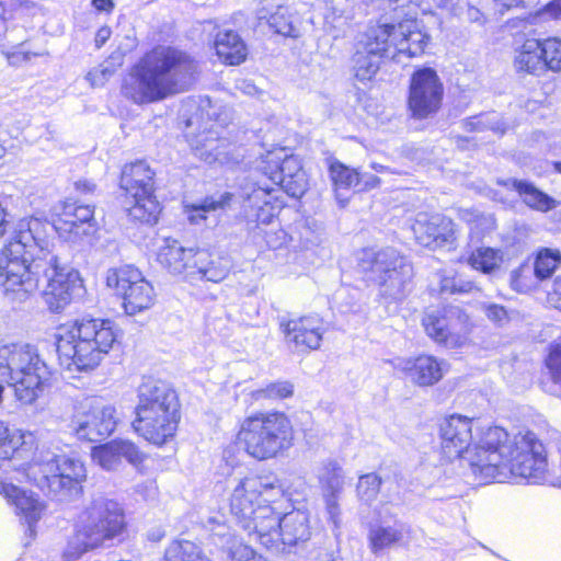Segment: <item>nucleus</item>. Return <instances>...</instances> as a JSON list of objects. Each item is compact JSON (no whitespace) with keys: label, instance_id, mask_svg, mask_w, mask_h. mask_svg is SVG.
<instances>
[{"label":"nucleus","instance_id":"10","mask_svg":"<svg viewBox=\"0 0 561 561\" xmlns=\"http://www.w3.org/2000/svg\"><path fill=\"white\" fill-rule=\"evenodd\" d=\"M28 476L43 491L64 500L77 495L87 472L81 460L50 450H39L28 468Z\"/></svg>","mask_w":561,"mask_h":561},{"label":"nucleus","instance_id":"22","mask_svg":"<svg viewBox=\"0 0 561 561\" xmlns=\"http://www.w3.org/2000/svg\"><path fill=\"white\" fill-rule=\"evenodd\" d=\"M279 327L288 343L306 350H318L323 334L327 332L325 321L318 314L305 316L299 319L280 320Z\"/></svg>","mask_w":561,"mask_h":561},{"label":"nucleus","instance_id":"9","mask_svg":"<svg viewBox=\"0 0 561 561\" xmlns=\"http://www.w3.org/2000/svg\"><path fill=\"white\" fill-rule=\"evenodd\" d=\"M238 440L251 457L270 459L291 446L293 426L282 412L256 413L242 421Z\"/></svg>","mask_w":561,"mask_h":561},{"label":"nucleus","instance_id":"64","mask_svg":"<svg viewBox=\"0 0 561 561\" xmlns=\"http://www.w3.org/2000/svg\"><path fill=\"white\" fill-rule=\"evenodd\" d=\"M164 530H162L161 528H154L148 533V539L150 541L157 542L160 541L164 537Z\"/></svg>","mask_w":561,"mask_h":561},{"label":"nucleus","instance_id":"49","mask_svg":"<svg viewBox=\"0 0 561 561\" xmlns=\"http://www.w3.org/2000/svg\"><path fill=\"white\" fill-rule=\"evenodd\" d=\"M228 558L231 561H264L262 556L257 554L250 546L241 543L237 540L227 550Z\"/></svg>","mask_w":561,"mask_h":561},{"label":"nucleus","instance_id":"35","mask_svg":"<svg viewBox=\"0 0 561 561\" xmlns=\"http://www.w3.org/2000/svg\"><path fill=\"white\" fill-rule=\"evenodd\" d=\"M407 527L403 524L374 525L368 531L369 549L374 554H379L386 549L399 545L404 538Z\"/></svg>","mask_w":561,"mask_h":561},{"label":"nucleus","instance_id":"41","mask_svg":"<svg viewBox=\"0 0 561 561\" xmlns=\"http://www.w3.org/2000/svg\"><path fill=\"white\" fill-rule=\"evenodd\" d=\"M539 280L529 264H522L511 273V287L517 293H528L536 287Z\"/></svg>","mask_w":561,"mask_h":561},{"label":"nucleus","instance_id":"27","mask_svg":"<svg viewBox=\"0 0 561 561\" xmlns=\"http://www.w3.org/2000/svg\"><path fill=\"white\" fill-rule=\"evenodd\" d=\"M271 192L268 187L254 184L242 187L243 207L249 220L263 225L272 222L277 207L270 199Z\"/></svg>","mask_w":561,"mask_h":561},{"label":"nucleus","instance_id":"7","mask_svg":"<svg viewBox=\"0 0 561 561\" xmlns=\"http://www.w3.org/2000/svg\"><path fill=\"white\" fill-rule=\"evenodd\" d=\"M180 400L167 381L147 379L138 388L133 427L146 440L163 445L171 439L181 420Z\"/></svg>","mask_w":561,"mask_h":561},{"label":"nucleus","instance_id":"28","mask_svg":"<svg viewBox=\"0 0 561 561\" xmlns=\"http://www.w3.org/2000/svg\"><path fill=\"white\" fill-rule=\"evenodd\" d=\"M3 492L8 501L15 506L18 514L27 523L28 531L32 536L35 533L34 525L42 518L46 510L45 503L32 491L13 484L4 485Z\"/></svg>","mask_w":561,"mask_h":561},{"label":"nucleus","instance_id":"46","mask_svg":"<svg viewBox=\"0 0 561 561\" xmlns=\"http://www.w3.org/2000/svg\"><path fill=\"white\" fill-rule=\"evenodd\" d=\"M231 198L232 194L228 192L220 194L218 197H206L201 204L192 206L196 215H192L191 219L195 220L196 217L205 219V213L225 208L227 205H229Z\"/></svg>","mask_w":561,"mask_h":561},{"label":"nucleus","instance_id":"40","mask_svg":"<svg viewBox=\"0 0 561 561\" xmlns=\"http://www.w3.org/2000/svg\"><path fill=\"white\" fill-rule=\"evenodd\" d=\"M561 262V254L559 251L543 249L538 252L534 263V272L539 280L550 277Z\"/></svg>","mask_w":561,"mask_h":561},{"label":"nucleus","instance_id":"13","mask_svg":"<svg viewBox=\"0 0 561 561\" xmlns=\"http://www.w3.org/2000/svg\"><path fill=\"white\" fill-rule=\"evenodd\" d=\"M370 270L377 275L380 294L386 298L402 300L412 288V264L393 248L373 254Z\"/></svg>","mask_w":561,"mask_h":561},{"label":"nucleus","instance_id":"61","mask_svg":"<svg viewBox=\"0 0 561 561\" xmlns=\"http://www.w3.org/2000/svg\"><path fill=\"white\" fill-rule=\"evenodd\" d=\"M111 28L107 27V26H103L101 27L98 32H96V35H95V44L98 47H101L102 45L105 44V42L110 38L111 36Z\"/></svg>","mask_w":561,"mask_h":561},{"label":"nucleus","instance_id":"43","mask_svg":"<svg viewBox=\"0 0 561 561\" xmlns=\"http://www.w3.org/2000/svg\"><path fill=\"white\" fill-rule=\"evenodd\" d=\"M244 488H248L249 493L252 496H265V501L270 497V492H274V495L282 494V488L276 482L268 481L267 479L259 477H249L241 480Z\"/></svg>","mask_w":561,"mask_h":561},{"label":"nucleus","instance_id":"51","mask_svg":"<svg viewBox=\"0 0 561 561\" xmlns=\"http://www.w3.org/2000/svg\"><path fill=\"white\" fill-rule=\"evenodd\" d=\"M115 68L108 62H104L96 68L90 70L85 79L92 87H102L114 75Z\"/></svg>","mask_w":561,"mask_h":561},{"label":"nucleus","instance_id":"32","mask_svg":"<svg viewBox=\"0 0 561 561\" xmlns=\"http://www.w3.org/2000/svg\"><path fill=\"white\" fill-rule=\"evenodd\" d=\"M514 67L517 72L530 75H539L543 72L547 68L542 54L541 42L535 38L526 39L515 51Z\"/></svg>","mask_w":561,"mask_h":561},{"label":"nucleus","instance_id":"60","mask_svg":"<svg viewBox=\"0 0 561 561\" xmlns=\"http://www.w3.org/2000/svg\"><path fill=\"white\" fill-rule=\"evenodd\" d=\"M476 288V285L470 280H462L456 277L455 294L470 293Z\"/></svg>","mask_w":561,"mask_h":561},{"label":"nucleus","instance_id":"55","mask_svg":"<svg viewBox=\"0 0 561 561\" xmlns=\"http://www.w3.org/2000/svg\"><path fill=\"white\" fill-rule=\"evenodd\" d=\"M547 300L553 308L561 311V276L554 279L552 289L548 291Z\"/></svg>","mask_w":561,"mask_h":561},{"label":"nucleus","instance_id":"3","mask_svg":"<svg viewBox=\"0 0 561 561\" xmlns=\"http://www.w3.org/2000/svg\"><path fill=\"white\" fill-rule=\"evenodd\" d=\"M197 72L198 64L187 53L171 46H157L130 69L122 92L136 104L162 101L187 91Z\"/></svg>","mask_w":561,"mask_h":561},{"label":"nucleus","instance_id":"1","mask_svg":"<svg viewBox=\"0 0 561 561\" xmlns=\"http://www.w3.org/2000/svg\"><path fill=\"white\" fill-rule=\"evenodd\" d=\"M48 228L38 218L19 220L0 251V287L8 300L22 302L38 288L39 277L44 276L47 285L43 298L50 311L59 312L81 297L84 288L66 245L50 247Z\"/></svg>","mask_w":561,"mask_h":561},{"label":"nucleus","instance_id":"24","mask_svg":"<svg viewBox=\"0 0 561 561\" xmlns=\"http://www.w3.org/2000/svg\"><path fill=\"white\" fill-rule=\"evenodd\" d=\"M125 458L131 465L142 462L145 455L138 447L124 439H115L92 449V459L105 470H115Z\"/></svg>","mask_w":561,"mask_h":561},{"label":"nucleus","instance_id":"14","mask_svg":"<svg viewBox=\"0 0 561 561\" xmlns=\"http://www.w3.org/2000/svg\"><path fill=\"white\" fill-rule=\"evenodd\" d=\"M105 280L106 286L122 297L125 312L129 316L147 310L154 304L153 286L139 270L130 265L107 270Z\"/></svg>","mask_w":561,"mask_h":561},{"label":"nucleus","instance_id":"37","mask_svg":"<svg viewBox=\"0 0 561 561\" xmlns=\"http://www.w3.org/2000/svg\"><path fill=\"white\" fill-rule=\"evenodd\" d=\"M330 178L336 187L350 188L360 185V173L355 169H350L347 165L337 161L336 159H328Z\"/></svg>","mask_w":561,"mask_h":561},{"label":"nucleus","instance_id":"17","mask_svg":"<svg viewBox=\"0 0 561 561\" xmlns=\"http://www.w3.org/2000/svg\"><path fill=\"white\" fill-rule=\"evenodd\" d=\"M468 317L458 307H449L444 313H428L423 319L426 334L446 347L461 346L466 340Z\"/></svg>","mask_w":561,"mask_h":561},{"label":"nucleus","instance_id":"57","mask_svg":"<svg viewBox=\"0 0 561 561\" xmlns=\"http://www.w3.org/2000/svg\"><path fill=\"white\" fill-rule=\"evenodd\" d=\"M540 14L545 18L561 20V0H553L546 4Z\"/></svg>","mask_w":561,"mask_h":561},{"label":"nucleus","instance_id":"15","mask_svg":"<svg viewBox=\"0 0 561 561\" xmlns=\"http://www.w3.org/2000/svg\"><path fill=\"white\" fill-rule=\"evenodd\" d=\"M444 84L433 68L416 69L411 76L408 107L415 119L433 117L440 110Z\"/></svg>","mask_w":561,"mask_h":561},{"label":"nucleus","instance_id":"30","mask_svg":"<svg viewBox=\"0 0 561 561\" xmlns=\"http://www.w3.org/2000/svg\"><path fill=\"white\" fill-rule=\"evenodd\" d=\"M192 149L198 159L208 164H226L231 161V145L213 130L198 135L192 142Z\"/></svg>","mask_w":561,"mask_h":561},{"label":"nucleus","instance_id":"25","mask_svg":"<svg viewBox=\"0 0 561 561\" xmlns=\"http://www.w3.org/2000/svg\"><path fill=\"white\" fill-rule=\"evenodd\" d=\"M397 368L413 383L427 387L435 385L443 378L445 363L439 362L434 356L422 355L415 358L401 359Z\"/></svg>","mask_w":561,"mask_h":561},{"label":"nucleus","instance_id":"63","mask_svg":"<svg viewBox=\"0 0 561 561\" xmlns=\"http://www.w3.org/2000/svg\"><path fill=\"white\" fill-rule=\"evenodd\" d=\"M76 187L82 193H92L95 190V184L83 180L76 182Z\"/></svg>","mask_w":561,"mask_h":561},{"label":"nucleus","instance_id":"42","mask_svg":"<svg viewBox=\"0 0 561 561\" xmlns=\"http://www.w3.org/2000/svg\"><path fill=\"white\" fill-rule=\"evenodd\" d=\"M380 485L381 478L378 474L371 472L360 476L356 486L358 499L366 504H371L377 499Z\"/></svg>","mask_w":561,"mask_h":561},{"label":"nucleus","instance_id":"18","mask_svg":"<svg viewBox=\"0 0 561 561\" xmlns=\"http://www.w3.org/2000/svg\"><path fill=\"white\" fill-rule=\"evenodd\" d=\"M412 230L417 243L432 250L453 247L456 241L454 221L442 214L419 213Z\"/></svg>","mask_w":561,"mask_h":561},{"label":"nucleus","instance_id":"62","mask_svg":"<svg viewBox=\"0 0 561 561\" xmlns=\"http://www.w3.org/2000/svg\"><path fill=\"white\" fill-rule=\"evenodd\" d=\"M92 5L98 11L110 12L114 8L113 0H92Z\"/></svg>","mask_w":561,"mask_h":561},{"label":"nucleus","instance_id":"54","mask_svg":"<svg viewBox=\"0 0 561 561\" xmlns=\"http://www.w3.org/2000/svg\"><path fill=\"white\" fill-rule=\"evenodd\" d=\"M257 8L255 11L256 19L262 22L263 19L267 18L270 11L283 4V0H255Z\"/></svg>","mask_w":561,"mask_h":561},{"label":"nucleus","instance_id":"48","mask_svg":"<svg viewBox=\"0 0 561 561\" xmlns=\"http://www.w3.org/2000/svg\"><path fill=\"white\" fill-rule=\"evenodd\" d=\"M497 116L494 113L491 114H481L474 117H471L468 122H466V128L470 131H482L485 129H491L496 133H504V128H502L497 122Z\"/></svg>","mask_w":561,"mask_h":561},{"label":"nucleus","instance_id":"38","mask_svg":"<svg viewBox=\"0 0 561 561\" xmlns=\"http://www.w3.org/2000/svg\"><path fill=\"white\" fill-rule=\"evenodd\" d=\"M263 21H266L275 33L283 36L298 37L299 35L298 28L293 24L288 8L283 4L270 11L268 16L263 19Z\"/></svg>","mask_w":561,"mask_h":561},{"label":"nucleus","instance_id":"21","mask_svg":"<svg viewBox=\"0 0 561 561\" xmlns=\"http://www.w3.org/2000/svg\"><path fill=\"white\" fill-rule=\"evenodd\" d=\"M116 410L108 404L95 403L75 421V432L79 439L102 440L113 433L116 426Z\"/></svg>","mask_w":561,"mask_h":561},{"label":"nucleus","instance_id":"6","mask_svg":"<svg viewBox=\"0 0 561 561\" xmlns=\"http://www.w3.org/2000/svg\"><path fill=\"white\" fill-rule=\"evenodd\" d=\"M116 339L112 321L83 317L58 328L56 351L67 368L89 371L100 365Z\"/></svg>","mask_w":561,"mask_h":561},{"label":"nucleus","instance_id":"2","mask_svg":"<svg viewBox=\"0 0 561 561\" xmlns=\"http://www.w3.org/2000/svg\"><path fill=\"white\" fill-rule=\"evenodd\" d=\"M469 459L472 474L485 482L520 478L540 483L548 466L545 447L534 433L510 439L508 433L499 426L485 431L482 444Z\"/></svg>","mask_w":561,"mask_h":561},{"label":"nucleus","instance_id":"52","mask_svg":"<svg viewBox=\"0 0 561 561\" xmlns=\"http://www.w3.org/2000/svg\"><path fill=\"white\" fill-rule=\"evenodd\" d=\"M547 367L553 383L561 388V344L551 350L547 358Z\"/></svg>","mask_w":561,"mask_h":561},{"label":"nucleus","instance_id":"59","mask_svg":"<svg viewBox=\"0 0 561 561\" xmlns=\"http://www.w3.org/2000/svg\"><path fill=\"white\" fill-rule=\"evenodd\" d=\"M380 184V179L374 174H360V185L356 188L358 191L371 190Z\"/></svg>","mask_w":561,"mask_h":561},{"label":"nucleus","instance_id":"11","mask_svg":"<svg viewBox=\"0 0 561 561\" xmlns=\"http://www.w3.org/2000/svg\"><path fill=\"white\" fill-rule=\"evenodd\" d=\"M257 518V540L276 553L290 552L291 548L310 539L309 517L302 511H291L280 516L273 507H265L259 511Z\"/></svg>","mask_w":561,"mask_h":561},{"label":"nucleus","instance_id":"20","mask_svg":"<svg viewBox=\"0 0 561 561\" xmlns=\"http://www.w3.org/2000/svg\"><path fill=\"white\" fill-rule=\"evenodd\" d=\"M283 153L280 150L278 153L268 152L266 156L267 163L275 164L268 178L274 184L280 185L289 196L301 197L307 187V180L300 160L294 156H280ZM265 173L267 174L266 170Z\"/></svg>","mask_w":561,"mask_h":561},{"label":"nucleus","instance_id":"33","mask_svg":"<svg viewBox=\"0 0 561 561\" xmlns=\"http://www.w3.org/2000/svg\"><path fill=\"white\" fill-rule=\"evenodd\" d=\"M218 57L228 65H240L247 58V46L234 31H219L215 38Z\"/></svg>","mask_w":561,"mask_h":561},{"label":"nucleus","instance_id":"44","mask_svg":"<svg viewBox=\"0 0 561 561\" xmlns=\"http://www.w3.org/2000/svg\"><path fill=\"white\" fill-rule=\"evenodd\" d=\"M294 394V385L290 381H276L267 385L263 389H259L252 393L255 400L270 399L282 400Z\"/></svg>","mask_w":561,"mask_h":561},{"label":"nucleus","instance_id":"36","mask_svg":"<svg viewBox=\"0 0 561 561\" xmlns=\"http://www.w3.org/2000/svg\"><path fill=\"white\" fill-rule=\"evenodd\" d=\"M163 561H209L201 548L190 540H175L169 545Z\"/></svg>","mask_w":561,"mask_h":561},{"label":"nucleus","instance_id":"31","mask_svg":"<svg viewBox=\"0 0 561 561\" xmlns=\"http://www.w3.org/2000/svg\"><path fill=\"white\" fill-rule=\"evenodd\" d=\"M194 270H190L192 279H205L213 283L224 280L230 271V262L227 257L213 256L207 251L198 250L193 261Z\"/></svg>","mask_w":561,"mask_h":561},{"label":"nucleus","instance_id":"26","mask_svg":"<svg viewBox=\"0 0 561 561\" xmlns=\"http://www.w3.org/2000/svg\"><path fill=\"white\" fill-rule=\"evenodd\" d=\"M255 499H257V496H252L249 493L248 488H244V484L240 481L231 495L230 510L240 526L250 535L255 534L257 538L260 526V519L257 518L259 511L271 506L259 505L255 507Z\"/></svg>","mask_w":561,"mask_h":561},{"label":"nucleus","instance_id":"12","mask_svg":"<svg viewBox=\"0 0 561 561\" xmlns=\"http://www.w3.org/2000/svg\"><path fill=\"white\" fill-rule=\"evenodd\" d=\"M154 172L145 161H136L124 167L121 187L133 199L129 216L140 222L153 225L160 211L154 192Z\"/></svg>","mask_w":561,"mask_h":561},{"label":"nucleus","instance_id":"56","mask_svg":"<svg viewBox=\"0 0 561 561\" xmlns=\"http://www.w3.org/2000/svg\"><path fill=\"white\" fill-rule=\"evenodd\" d=\"M485 314L496 323H502L507 319V311L500 305L491 304L485 306Z\"/></svg>","mask_w":561,"mask_h":561},{"label":"nucleus","instance_id":"19","mask_svg":"<svg viewBox=\"0 0 561 561\" xmlns=\"http://www.w3.org/2000/svg\"><path fill=\"white\" fill-rule=\"evenodd\" d=\"M318 480L329 519L335 528L341 525L340 501L345 485L343 468L335 460H325L318 470Z\"/></svg>","mask_w":561,"mask_h":561},{"label":"nucleus","instance_id":"58","mask_svg":"<svg viewBox=\"0 0 561 561\" xmlns=\"http://www.w3.org/2000/svg\"><path fill=\"white\" fill-rule=\"evenodd\" d=\"M456 276L440 275L439 291L440 294H455Z\"/></svg>","mask_w":561,"mask_h":561},{"label":"nucleus","instance_id":"8","mask_svg":"<svg viewBox=\"0 0 561 561\" xmlns=\"http://www.w3.org/2000/svg\"><path fill=\"white\" fill-rule=\"evenodd\" d=\"M49 375V367L35 345H0V378L14 387L15 396L21 403H33Z\"/></svg>","mask_w":561,"mask_h":561},{"label":"nucleus","instance_id":"34","mask_svg":"<svg viewBox=\"0 0 561 561\" xmlns=\"http://www.w3.org/2000/svg\"><path fill=\"white\" fill-rule=\"evenodd\" d=\"M500 185L512 187L518 192L524 203L530 208L548 211L557 207V201L538 190L533 183L524 180H499Z\"/></svg>","mask_w":561,"mask_h":561},{"label":"nucleus","instance_id":"39","mask_svg":"<svg viewBox=\"0 0 561 561\" xmlns=\"http://www.w3.org/2000/svg\"><path fill=\"white\" fill-rule=\"evenodd\" d=\"M468 262L474 270L490 274L500 267L502 255L491 248H480L469 256Z\"/></svg>","mask_w":561,"mask_h":561},{"label":"nucleus","instance_id":"4","mask_svg":"<svg viewBox=\"0 0 561 561\" xmlns=\"http://www.w3.org/2000/svg\"><path fill=\"white\" fill-rule=\"evenodd\" d=\"M430 36L419 30L414 20L399 22L398 25L383 23L369 26L358 42L353 57L355 77L369 81L377 73L381 58L402 61V57L420 56Z\"/></svg>","mask_w":561,"mask_h":561},{"label":"nucleus","instance_id":"53","mask_svg":"<svg viewBox=\"0 0 561 561\" xmlns=\"http://www.w3.org/2000/svg\"><path fill=\"white\" fill-rule=\"evenodd\" d=\"M15 450L8 425L0 420V459H10Z\"/></svg>","mask_w":561,"mask_h":561},{"label":"nucleus","instance_id":"47","mask_svg":"<svg viewBox=\"0 0 561 561\" xmlns=\"http://www.w3.org/2000/svg\"><path fill=\"white\" fill-rule=\"evenodd\" d=\"M547 69L561 71V39L548 38L541 42Z\"/></svg>","mask_w":561,"mask_h":561},{"label":"nucleus","instance_id":"5","mask_svg":"<svg viewBox=\"0 0 561 561\" xmlns=\"http://www.w3.org/2000/svg\"><path fill=\"white\" fill-rule=\"evenodd\" d=\"M126 531L122 505L105 496L93 497L77 516L62 561H78L87 552L114 547L124 539Z\"/></svg>","mask_w":561,"mask_h":561},{"label":"nucleus","instance_id":"29","mask_svg":"<svg viewBox=\"0 0 561 561\" xmlns=\"http://www.w3.org/2000/svg\"><path fill=\"white\" fill-rule=\"evenodd\" d=\"M60 216V226H57L56 230L69 232L75 238L93 232L94 209L90 205L65 202Z\"/></svg>","mask_w":561,"mask_h":561},{"label":"nucleus","instance_id":"16","mask_svg":"<svg viewBox=\"0 0 561 561\" xmlns=\"http://www.w3.org/2000/svg\"><path fill=\"white\" fill-rule=\"evenodd\" d=\"M473 419L453 414L439 423L440 446L445 456L449 459L463 457L470 466V454L482 444L485 432L479 442L470 448L472 442Z\"/></svg>","mask_w":561,"mask_h":561},{"label":"nucleus","instance_id":"50","mask_svg":"<svg viewBox=\"0 0 561 561\" xmlns=\"http://www.w3.org/2000/svg\"><path fill=\"white\" fill-rule=\"evenodd\" d=\"M482 2L490 13L503 15L507 10L529 4L534 0H482Z\"/></svg>","mask_w":561,"mask_h":561},{"label":"nucleus","instance_id":"23","mask_svg":"<svg viewBox=\"0 0 561 561\" xmlns=\"http://www.w3.org/2000/svg\"><path fill=\"white\" fill-rule=\"evenodd\" d=\"M195 254L196 251L192 248H184L178 240L165 238L158 248L157 261L170 274L183 275L191 280L190 270H194Z\"/></svg>","mask_w":561,"mask_h":561},{"label":"nucleus","instance_id":"45","mask_svg":"<svg viewBox=\"0 0 561 561\" xmlns=\"http://www.w3.org/2000/svg\"><path fill=\"white\" fill-rule=\"evenodd\" d=\"M208 524L210 525L209 529L211 531L213 542L224 551H227L229 546H232L238 540V538L230 533V528L225 522L219 520L217 517H210Z\"/></svg>","mask_w":561,"mask_h":561}]
</instances>
